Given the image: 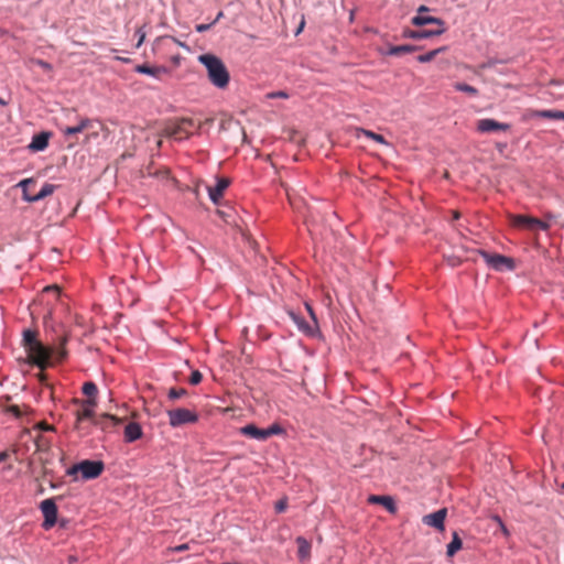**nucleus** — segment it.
<instances>
[{"instance_id":"f257e3e1","label":"nucleus","mask_w":564,"mask_h":564,"mask_svg":"<svg viewBox=\"0 0 564 564\" xmlns=\"http://www.w3.org/2000/svg\"><path fill=\"white\" fill-rule=\"evenodd\" d=\"M67 341V335L58 339L57 347L47 346L39 341L25 350L28 352L29 364L43 369L53 366L55 362H62L67 357V350L65 348Z\"/></svg>"},{"instance_id":"f03ea898","label":"nucleus","mask_w":564,"mask_h":564,"mask_svg":"<svg viewBox=\"0 0 564 564\" xmlns=\"http://www.w3.org/2000/svg\"><path fill=\"white\" fill-rule=\"evenodd\" d=\"M198 62L206 68L208 80L218 89H225L230 82V74L225 63L215 54L198 56Z\"/></svg>"},{"instance_id":"7ed1b4c3","label":"nucleus","mask_w":564,"mask_h":564,"mask_svg":"<svg viewBox=\"0 0 564 564\" xmlns=\"http://www.w3.org/2000/svg\"><path fill=\"white\" fill-rule=\"evenodd\" d=\"M477 252L481 256L487 265L496 271H512L516 268L514 260L510 257L500 253H491L482 249H479Z\"/></svg>"},{"instance_id":"20e7f679","label":"nucleus","mask_w":564,"mask_h":564,"mask_svg":"<svg viewBox=\"0 0 564 564\" xmlns=\"http://www.w3.org/2000/svg\"><path fill=\"white\" fill-rule=\"evenodd\" d=\"M62 496H58L41 501L39 508L44 517V521L42 523L43 529L48 530L56 524L58 516L56 501L62 500Z\"/></svg>"},{"instance_id":"39448f33","label":"nucleus","mask_w":564,"mask_h":564,"mask_svg":"<svg viewBox=\"0 0 564 564\" xmlns=\"http://www.w3.org/2000/svg\"><path fill=\"white\" fill-rule=\"evenodd\" d=\"M169 423L172 427H180L185 424L196 423L198 414L185 408L167 410Z\"/></svg>"},{"instance_id":"423d86ee","label":"nucleus","mask_w":564,"mask_h":564,"mask_svg":"<svg viewBox=\"0 0 564 564\" xmlns=\"http://www.w3.org/2000/svg\"><path fill=\"white\" fill-rule=\"evenodd\" d=\"M79 463L80 478L83 480H93L98 478L104 469L105 464L99 459H83Z\"/></svg>"},{"instance_id":"0eeeda50","label":"nucleus","mask_w":564,"mask_h":564,"mask_svg":"<svg viewBox=\"0 0 564 564\" xmlns=\"http://www.w3.org/2000/svg\"><path fill=\"white\" fill-rule=\"evenodd\" d=\"M431 9L424 4L420 6L417 9V14L411 19V23L415 26H423L427 24H436L438 28H445V21L441 18L432 17L430 14H425Z\"/></svg>"},{"instance_id":"6e6552de","label":"nucleus","mask_w":564,"mask_h":564,"mask_svg":"<svg viewBox=\"0 0 564 564\" xmlns=\"http://www.w3.org/2000/svg\"><path fill=\"white\" fill-rule=\"evenodd\" d=\"M291 321L297 326V329L308 337H316L319 335L318 325L308 323L303 316L294 311L288 312Z\"/></svg>"},{"instance_id":"1a4fd4ad","label":"nucleus","mask_w":564,"mask_h":564,"mask_svg":"<svg viewBox=\"0 0 564 564\" xmlns=\"http://www.w3.org/2000/svg\"><path fill=\"white\" fill-rule=\"evenodd\" d=\"M514 225L518 227H522L529 230H543L546 231L550 228V224L547 221L541 220L539 218L527 216V215H518L514 217Z\"/></svg>"},{"instance_id":"9d476101","label":"nucleus","mask_w":564,"mask_h":564,"mask_svg":"<svg viewBox=\"0 0 564 564\" xmlns=\"http://www.w3.org/2000/svg\"><path fill=\"white\" fill-rule=\"evenodd\" d=\"M229 185V178L224 176H216V184L214 186L207 187L209 199L215 205H218L224 196V192L228 188Z\"/></svg>"},{"instance_id":"9b49d317","label":"nucleus","mask_w":564,"mask_h":564,"mask_svg":"<svg viewBox=\"0 0 564 564\" xmlns=\"http://www.w3.org/2000/svg\"><path fill=\"white\" fill-rule=\"evenodd\" d=\"M446 516H447V509L441 508V509L436 510L435 512L425 514L422 518V522L429 527L434 528L435 530L444 531V529H445L444 522H445Z\"/></svg>"},{"instance_id":"f8f14e48","label":"nucleus","mask_w":564,"mask_h":564,"mask_svg":"<svg viewBox=\"0 0 564 564\" xmlns=\"http://www.w3.org/2000/svg\"><path fill=\"white\" fill-rule=\"evenodd\" d=\"M83 403V410L76 412V429L82 430V422L84 420H90L94 424V420H97L95 417L94 406L96 405L95 399H87L82 402Z\"/></svg>"},{"instance_id":"ddd939ff","label":"nucleus","mask_w":564,"mask_h":564,"mask_svg":"<svg viewBox=\"0 0 564 564\" xmlns=\"http://www.w3.org/2000/svg\"><path fill=\"white\" fill-rule=\"evenodd\" d=\"M511 126L509 123L499 122L491 118L480 119L477 122V130L481 133H491L496 131H508Z\"/></svg>"},{"instance_id":"4468645a","label":"nucleus","mask_w":564,"mask_h":564,"mask_svg":"<svg viewBox=\"0 0 564 564\" xmlns=\"http://www.w3.org/2000/svg\"><path fill=\"white\" fill-rule=\"evenodd\" d=\"M445 31H446V28H438L435 30L404 29L402 32V37L411 39V40H424V39H430V37L442 35L443 33H445Z\"/></svg>"},{"instance_id":"2eb2a0df","label":"nucleus","mask_w":564,"mask_h":564,"mask_svg":"<svg viewBox=\"0 0 564 564\" xmlns=\"http://www.w3.org/2000/svg\"><path fill=\"white\" fill-rule=\"evenodd\" d=\"M53 133L51 131H41L32 137L28 145L29 151L36 153L42 152L48 147V142Z\"/></svg>"},{"instance_id":"dca6fc26","label":"nucleus","mask_w":564,"mask_h":564,"mask_svg":"<svg viewBox=\"0 0 564 564\" xmlns=\"http://www.w3.org/2000/svg\"><path fill=\"white\" fill-rule=\"evenodd\" d=\"M421 45L402 44V45H388L387 48L380 47L378 51L381 55L401 56L402 54L413 53L422 50Z\"/></svg>"},{"instance_id":"f3484780","label":"nucleus","mask_w":564,"mask_h":564,"mask_svg":"<svg viewBox=\"0 0 564 564\" xmlns=\"http://www.w3.org/2000/svg\"><path fill=\"white\" fill-rule=\"evenodd\" d=\"M368 501L372 505L382 506L389 513L394 514L398 510L394 499L388 495H370Z\"/></svg>"},{"instance_id":"a211bd4d","label":"nucleus","mask_w":564,"mask_h":564,"mask_svg":"<svg viewBox=\"0 0 564 564\" xmlns=\"http://www.w3.org/2000/svg\"><path fill=\"white\" fill-rule=\"evenodd\" d=\"M124 441L133 443L143 436V431L138 422H130L124 426L123 431Z\"/></svg>"},{"instance_id":"6ab92c4d","label":"nucleus","mask_w":564,"mask_h":564,"mask_svg":"<svg viewBox=\"0 0 564 564\" xmlns=\"http://www.w3.org/2000/svg\"><path fill=\"white\" fill-rule=\"evenodd\" d=\"M240 433L247 437L257 441H267L265 429H261L253 423L247 424L240 429Z\"/></svg>"},{"instance_id":"aec40b11","label":"nucleus","mask_w":564,"mask_h":564,"mask_svg":"<svg viewBox=\"0 0 564 564\" xmlns=\"http://www.w3.org/2000/svg\"><path fill=\"white\" fill-rule=\"evenodd\" d=\"M134 70L139 74L159 77L161 74H167L170 70L166 66H151L148 64L137 65Z\"/></svg>"},{"instance_id":"412c9836","label":"nucleus","mask_w":564,"mask_h":564,"mask_svg":"<svg viewBox=\"0 0 564 564\" xmlns=\"http://www.w3.org/2000/svg\"><path fill=\"white\" fill-rule=\"evenodd\" d=\"M122 420L116 415L105 413L97 420H94V425L99 426L102 431L108 430L111 426H117L121 424Z\"/></svg>"},{"instance_id":"4be33fe9","label":"nucleus","mask_w":564,"mask_h":564,"mask_svg":"<svg viewBox=\"0 0 564 564\" xmlns=\"http://www.w3.org/2000/svg\"><path fill=\"white\" fill-rule=\"evenodd\" d=\"M57 188V185L45 183L42 188L33 196H25V202L28 203H36L40 202L47 196L52 195L54 191Z\"/></svg>"},{"instance_id":"5701e85b","label":"nucleus","mask_w":564,"mask_h":564,"mask_svg":"<svg viewBox=\"0 0 564 564\" xmlns=\"http://www.w3.org/2000/svg\"><path fill=\"white\" fill-rule=\"evenodd\" d=\"M93 126V120L89 118H83L80 119L79 123L74 127H66L63 130L64 135H73L83 132L85 129H88Z\"/></svg>"},{"instance_id":"b1692460","label":"nucleus","mask_w":564,"mask_h":564,"mask_svg":"<svg viewBox=\"0 0 564 564\" xmlns=\"http://www.w3.org/2000/svg\"><path fill=\"white\" fill-rule=\"evenodd\" d=\"M463 547V541L458 532L454 531L452 534V541L446 546V555L453 557Z\"/></svg>"},{"instance_id":"393cba45","label":"nucleus","mask_w":564,"mask_h":564,"mask_svg":"<svg viewBox=\"0 0 564 564\" xmlns=\"http://www.w3.org/2000/svg\"><path fill=\"white\" fill-rule=\"evenodd\" d=\"M296 544H297V556H299L300 561H304V560L308 558L310 554H311L310 542L303 536H297Z\"/></svg>"},{"instance_id":"a878e982","label":"nucleus","mask_w":564,"mask_h":564,"mask_svg":"<svg viewBox=\"0 0 564 564\" xmlns=\"http://www.w3.org/2000/svg\"><path fill=\"white\" fill-rule=\"evenodd\" d=\"M533 117L544 118V119H562V120H564V111H561V110H535L533 112Z\"/></svg>"},{"instance_id":"bb28decb","label":"nucleus","mask_w":564,"mask_h":564,"mask_svg":"<svg viewBox=\"0 0 564 564\" xmlns=\"http://www.w3.org/2000/svg\"><path fill=\"white\" fill-rule=\"evenodd\" d=\"M446 50L445 46L429 51L424 54H421L416 56V61L419 63H430L432 62L440 53L444 52Z\"/></svg>"},{"instance_id":"cd10ccee","label":"nucleus","mask_w":564,"mask_h":564,"mask_svg":"<svg viewBox=\"0 0 564 564\" xmlns=\"http://www.w3.org/2000/svg\"><path fill=\"white\" fill-rule=\"evenodd\" d=\"M40 340L36 337V333L32 329L23 330V346L26 349L37 344Z\"/></svg>"},{"instance_id":"c85d7f7f","label":"nucleus","mask_w":564,"mask_h":564,"mask_svg":"<svg viewBox=\"0 0 564 564\" xmlns=\"http://www.w3.org/2000/svg\"><path fill=\"white\" fill-rule=\"evenodd\" d=\"M82 391L85 395L88 397V399H95L97 392H98V388L96 386L95 382L93 381H86L84 384H83V388H82Z\"/></svg>"},{"instance_id":"c756f323","label":"nucleus","mask_w":564,"mask_h":564,"mask_svg":"<svg viewBox=\"0 0 564 564\" xmlns=\"http://www.w3.org/2000/svg\"><path fill=\"white\" fill-rule=\"evenodd\" d=\"M454 88L455 90L457 91H462V93H466L470 96H477L478 95V89L474 86H470L466 83H456L454 85Z\"/></svg>"},{"instance_id":"7c9ffc66","label":"nucleus","mask_w":564,"mask_h":564,"mask_svg":"<svg viewBox=\"0 0 564 564\" xmlns=\"http://www.w3.org/2000/svg\"><path fill=\"white\" fill-rule=\"evenodd\" d=\"M188 392L186 389L184 388H171L167 392V398L171 400V401H176L178 400L180 398L182 397H185L187 395Z\"/></svg>"},{"instance_id":"2f4dec72","label":"nucleus","mask_w":564,"mask_h":564,"mask_svg":"<svg viewBox=\"0 0 564 564\" xmlns=\"http://www.w3.org/2000/svg\"><path fill=\"white\" fill-rule=\"evenodd\" d=\"M265 436H267V440L270 438L271 436L273 435H280V434H283L284 433V429L278 424V423H273L271 424L270 426H268L265 429Z\"/></svg>"},{"instance_id":"473e14b6","label":"nucleus","mask_w":564,"mask_h":564,"mask_svg":"<svg viewBox=\"0 0 564 564\" xmlns=\"http://www.w3.org/2000/svg\"><path fill=\"white\" fill-rule=\"evenodd\" d=\"M360 132L364 133L365 135H367L368 138L375 140L378 143L388 144V142L386 141V139L382 134L376 133L370 130H365V129H361Z\"/></svg>"},{"instance_id":"72a5a7b5","label":"nucleus","mask_w":564,"mask_h":564,"mask_svg":"<svg viewBox=\"0 0 564 564\" xmlns=\"http://www.w3.org/2000/svg\"><path fill=\"white\" fill-rule=\"evenodd\" d=\"M31 184H35L34 178H24L18 183V187L22 189V198L25 200V196H31L28 192V187Z\"/></svg>"},{"instance_id":"f704fd0d","label":"nucleus","mask_w":564,"mask_h":564,"mask_svg":"<svg viewBox=\"0 0 564 564\" xmlns=\"http://www.w3.org/2000/svg\"><path fill=\"white\" fill-rule=\"evenodd\" d=\"M203 380V375L200 373V371L198 370H194L189 378H188V381L192 386H197L202 382Z\"/></svg>"},{"instance_id":"c9c22d12","label":"nucleus","mask_w":564,"mask_h":564,"mask_svg":"<svg viewBox=\"0 0 564 564\" xmlns=\"http://www.w3.org/2000/svg\"><path fill=\"white\" fill-rule=\"evenodd\" d=\"M195 127V121L192 118H183L177 128L178 131H185L186 128Z\"/></svg>"},{"instance_id":"e433bc0d","label":"nucleus","mask_w":564,"mask_h":564,"mask_svg":"<svg viewBox=\"0 0 564 564\" xmlns=\"http://www.w3.org/2000/svg\"><path fill=\"white\" fill-rule=\"evenodd\" d=\"M78 468H79V463H76V464L72 465L69 468H67L66 475L73 477L74 480H77L78 479V474H80Z\"/></svg>"},{"instance_id":"4c0bfd02","label":"nucleus","mask_w":564,"mask_h":564,"mask_svg":"<svg viewBox=\"0 0 564 564\" xmlns=\"http://www.w3.org/2000/svg\"><path fill=\"white\" fill-rule=\"evenodd\" d=\"M267 98L269 99H274V98H289V94L285 91V90H276V91H271L269 94H267Z\"/></svg>"},{"instance_id":"58836bf2","label":"nucleus","mask_w":564,"mask_h":564,"mask_svg":"<svg viewBox=\"0 0 564 564\" xmlns=\"http://www.w3.org/2000/svg\"><path fill=\"white\" fill-rule=\"evenodd\" d=\"M274 508L278 513L284 512L288 508V499L282 498L279 501H276Z\"/></svg>"},{"instance_id":"ea45409f","label":"nucleus","mask_w":564,"mask_h":564,"mask_svg":"<svg viewBox=\"0 0 564 564\" xmlns=\"http://www.w3.org/2000/svg\"><path fill=\"white\" fill-rule=\"evenodd\" d=\"M135 36H138V42L135 44V47H140L142 45V43L144 42V39H145V32L143 31L142 28H139L135 31Z\"/></svg>"},{"instance_id":"a19ab883","label":"nucleus","mask_w":564,"mask_h":564,"mask_svg":"<svg viewBox=\"0 0 564 564\" xmlns=\"http://www.w3.org/2000/svg\"><path fill=\"white\" fill-rule=\"evenodd\" d=\"M305 307L312 318V323H314L315 325H318L317 317H316V314H315L313 307L308 303H305Z\"/></svg>"},{"instance_id":"79ce46f5","label":"nucleus","mask_w":564,"mask_h":564,"mask_svg":"<svg viewBox=\"0 0 564 564\" xmlns=\"http://www.w3.org/2000/svg\"><path fill=\"white\" fill-rule=\"evenodd\" d=\"M213 26L212 22L210 23H202V24H197L195 26V30L198 32V33H204L206 31H208L210 28Z\"/></svg>"},{"instance_id":"37998d69","label":"nucleus","mask_w":564,"mask_h":564,"mask_svg":"<svg viewBox=\"0 0 564 564\" xmlns=\"http://www.w3.org/2000/svg\"><path fill=\"white\" fill-rule=\"evenodd\" d=\"M36 65H39L42 69L48 72V70H52V65L46 62V61H43V59H37L36 62Z\"/></svg>"},{"instance_id":"c03bdc74","label":"nucleus","mask_w":564,"mask_h":564,"mask_svg":"<svg viewBox=\"0 0 564 564\" xmlns=\"http://www.w3.org/2000/svg\"><path fill=\"white\" fill-rule=\"evenodd\" d=\"M8 411H9L11 414H13L15 417H20V416L22 415V413H21V410H20L19 405H15V404L10 405V406H9V409H8Z\"/></svg>"},{"instance_id":"a18cd8bd","label":"nucleus","mask_w":564,"mask_h":564,"mask_svg":"<svg viewBox=\"0 0 564 564\" xmlns=\"http://www.w3.org/2000/svg\"><path fill=\"white\" fill-rule=\"evenodd\" d=\"M40 429H41L42 431H45V432H50V431H53V430H54V427H53L52 425L47 424L46 422H42V423L40 424Z\"/></svg>"},{"instance_id":"49530a36","label":"nucleus","mask_w":564,"mask_h":564,"mask_svg":"<svg viewBox=\"0 0 564 564\" xmlns=\"http://www.w3.org/2000/svg\"><path fill=\"white\" fill-rule=\"evenodd\" d=\"M45 292H50V291H54L57 293V295L59 294V291H58V288L56 285H48L44 289Z\"/></svg>"},{"instance_id":"de8ad7c7","label":"nucleus","mask_w":564,"mask_h":564,"mask_svg":"<svg viewBox=\"0 0 564 564\" xmlns=\"http://www.w3.org/2000/svg\"><path fill=\"white\" fill-rule=\"evenodd\" d=\"M223 17H224V12L219 11L217 13L216 18L214 19V21L212 22V24L215 25Z\"/></svg>"},{"instance_id":"09e8293b","label":"nucleus","mask_w":564,"mask_h":564,"mask_svg":"<svg viewBox=\"0 0 564 564\" xmlns=\"http://www.w3.org/2000/svg\"><path fill=\"white\" fill-rule=\"evenodd\" d=\"M499 523H500V527H501V530L505 534H509V531L508 529L506 528V525L502 523V521L500 520V518H497Z\"/></svg>"},{"instance_id":"8fccbe9b","label":"nucleus","mask_w":564,"mask_h":564,"mask_svg":"<svg viewBox=\"0 0 564 564\" xmlns=\"http://www.w3.org/2000/svg\"><path fill=\"white\" fill-rule=\"evenodd\" d=\"M498 61L497 59H489L486 64H484V67H491L494 66Z\"/></svg>"},{"instance_id":"3c124183","label":"nucleus","mask_w":564,"mask_h":564,"mask_svg":"<svg viewBox=\"0 0 564 564\" xmlns=\"http://www.w3.org/2000/svg\"><path fill=\"white\" fill-rule=\"evenodd\" d=\"M8 458V454L6 452H0V463L6 462Z\"/></svg>"},{"instance_id":"603ef678","label":"nucleus","mask_w":564,"mask_h":564,"mask_svg":"<svg viewBox=\"0 0 564 564\" xmlns=\"http://www.w3.org/2000/svg\"><path fill=\"white\" fill-rule=\"evenodd\" d=\"M460 218V214L458 212L452 213V220H458Z\"/></svg>"},{"instance_id":"864d4df0","label":"nucleus","mask_w":564,"mask_h":564,"mask_svg":"<svg viewBox=\"0 0 564 564\" xmlns=\"http://www.w3.org/2000/svg\"><path fill=\"white\" fill-rule=\"evenodd\" d=\"M59 486H61V484H56V482L50 481V487H51L52 489H56V488H58Z\"/></svg>"},{"instance_id":"5fc2aeb1","label":"nucleus","mask_w":564,"mask_h":564,"mask_svg":"<svg viewBox=\"0 0 564 564\" xmlns=\"http://www.w3.org/2000/svg\"><path fill=\"white\" fill-rule=\"evenodd\" d=\"M304 28V21L301 22L300 26H297L296 34H299Z\"/></svg>"},{"instance_id":"6e6d98bb","label":"nucleus","mask_w":564,"mask_h":564,"mask_svg":"<svg viewBox=\"0 0 564 564\" xmlns=\"http://www.w3.org/2000/svg\"><path fill=\"white\" fill-rule=\"evenodd\" d=\"M218 214L220 217H223L226 220L227 214L223 210H218Z\"/></svg>"},{"instance_id":"4d7b16f0","label":"nucleus","mask_w":564,"mask_h":564,"mask_svg":"<svg viewBox=\"0 0 564 564\" xmlns=\"http://www.w3.org/2000/svg\"><path fill=\"white\" fill-rule=\"evenodd\" d=\"M545 217H546L547 220H551V219L555 218V216L553 214H551V213L546 214Z\"/></svg>"},{"instance_id":"13d9d810","label":"nucleus","mask_w":564,"mask_h":564,"mask_svg":"<svg viewBox=\"0 0 564 564\" xmlns=\"http://www.w3.org/2000/svg\"><path fill=\"white\" fill-rule=\"evenodd\" d=\"M44 475L45 476H52L53 475V470L45 469L44 470Z\"/></svg>"},{"instance_id":"bf43d9fd","label":"nucleus","mask_w":564,"mask_h":564,"mask_svg":"<svg viewBox=\"0 0 564 564\" xmlns=\"http://www.w3.org/2000/svg\"><path fill=\"white\" fill-rule=\"evenodd\" d=\"M7 105V101L3 100L1 97H0V106H6Z\"/></svg>"},{"instance_id":"052dcab7","label":"nucleus","mask_w":564,"mask_h":564,"mask_svg":"<svg viewBox=\"0 0 564 564\" xmlns=\"http://www.w3.org/2000/svg\"><path fill=\"white\" fill-rule=\"evenodd\" d=\"M37 492H39L40 495H42V494L44 492V488H43V487H40V488H39V490H37Z\"/></svg>"},{"instance_id":"680f3d73","label":"nucleus","mask_w":564,"mask_h":564,"mask_svg":"<svg viewBox=\"0 0 564 564\" xmlns=\"http://www.w3.org/2000/svg\"><path fill=\"white\" fill-rule=\"evenodd\" d=\"M187 546L186 545H181L177 547V550L182 551V550H185Z\"/></svg>"},{"instance_id":"e2e57ef3","label":"nucleus","mask_w":564,"mask_h":564,"mask_svg":"<svg viewBox=\"0 0 564 564\" xmlns=\"http://www.w3.org/2000/svg\"><path fill=\"white\" fill-rule=\"evenodd\" d=\"M119 59L124 62V63H128L130 61L129 58H119Z\"/></svg>"},{"instance_id":"0e129e2a","label":"nucleus","mask_w":564,"mask_h":564,"mask_svg":"<svg viewBox=\"0 0 564 564\" xmlns=\"http://www.w3.org/2000/svg\"><path fill=\"white\" fill-rule=\"evenodd\" d=\"M212 122H213V119H212V118H210V119H207V120L205 121V123H212Z\"/></svg>"},{"instance_id":"69168bd1","label":"nucleus","mask_w":564,"mask_h":564,"mask_svg":"<svg viewBox=\"0 0 564 564\" xmlns=\"http://www.w3.org/2000/svg\"><path fill=\"white\" fill-rule=\"evenodd\" d=\"M177 44H178L180 46L186 47V46H185V44H183V42H177Z\"/></svg>"},{"instance_id":"338daca9","label":"nucleus","mask_w":564,"mask_h":564,"mask_svg":"<svg viewBox=\"0 0 564 564\" xmlns=\"http://www.w3.org/2000/svg\"><path fill=\"white\" fill-rule=\"evenodd\" d=\"M561 487H562V489H564V482L562 484V486H561Z\"/></svg>"}]
</instances>
